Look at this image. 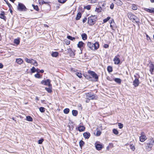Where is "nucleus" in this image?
<instances>
[{"mask_svg": "<svg viewBox=\"0 0 154 154\" xmlns=\"http://www.w3.org/2000/svg\"><path fill=\"white\" fill-rule=\"evenodd\" d=\"M82 14L81 13L79 12L77 14L76 17V20H79L80 18L81 17Z\"/></svg>", "mask_w": 154, "mask_h": 154, "instance_id": "nucleus-20", "label": "nucleus"}, {"mask_svg": "<svg viewBox=\"0 0 154 154\" xmlns=\"http://www.w3.org/2000/svg\"><path fill=\"white\" fill-rule=\"evenodd\" d=\"M58 55V53L57 52H53L51 54V55L53 57H57Z\"/></svg>", "mask_w": 154, "mask_h": 154, "instance_id": "nucleus-24", "label": "nucleus"}, {"mask_svg": "<svg viewBox=\"0 0 154 154\" xmlns=\"http://www.w3.org/2000/svg\"><path fill=\"white\" fill-rule=\"evenodd\" d=\"M3 67V64L1 63H0V68H2Z\"/></svg>", "mask_w": 154, "mask_h": 154, "instance_id": "nucleus-55", "label": "nucleus"}, {"mask_svg": "<svg viewBox=\"0 0 154 154\" xmlns=\"http://www.w3.org/2000/svg\"><path fill=\"white\" fill-rule=\"evenodd\" d=\"M134 22H135L136 23H138L140 22L139 19L135 16V18H134Z\"/></svg>", "mask_w": 154, "mask_h": 154, "instance_id": "nucleus-26", "label": "nucleus"}, {"mask_svg": "<svg viewBox=\"0 0 154 154\" xmlns=\"http://www.w3.org/2000/svg\"><path fill=\"white\" fill-rule=\"evenodd\" d=\"M17 9L19 11H26V8L21 3H19Z\"/></svg>", "mask_w": 154, "mask_h": 154, "instance_id": "nucleus-5", "label": "nucleus"}, {"mask_svg": "<svg viewBox=\"0 0 154 154\" xmlns=\"http://www.w3.org/2000/svg\"><path fill=\"white\" fill-rule=\"evenodd\" d=\"M45 89L48 93H51L52 92V86H49V88H45Z\"/></svg>", "mask_w": 154, "mask_h": 154, "instance_id": "nucleus-21", "label": "nucleus"}, {"mask_svg": "<svg viewBox=\"0 0 154 154\" xmlns=\"http://www.w3.org/2000/svg\"><path fill=\"white\" fill-rule=\"evenodd\" d=\"M14 42L15 44L18 45L19 44L20 41L18 39H15L14 40Z\"/></svg>", "mask_w": 154, "mask_h": 154, "instance_id": "nucleus-35", "label": "nucleus"}, {"mask_svg": "<svg viewBox=\"0 0 154 154\" xmlns=\"http://www.w3.org/2000/svg\"><path fill=\"white\" fill-rule=\"evenodd\" d=\"M16 62L19 64H22L23 62V60L21 58H17L16 59Z\"/></svg>", "mask_w": 154, "mask_h": 154, "instance_id": "nucleus-14", "label": "nucleus"}, {"mask_svg": "<svg viewBox=\"0 0 154 154\" xmlns=\"http://www.w3.org/2000/svg\"><path fill=\"white\" fill-rule=\"evenodd\" d=\"M112 131L114 134H115L116 135H117L119 133L118 131L116 129H113L112 130Z\"/></svg>", "mask_w": 154, "mask_h": 154, "instance_id": "nucleus-34", "label": "nucleus"}, {"mask_svg": "<svg viewBox=\"0 0 154 154\" xmlns=\"http://www.w3.org/2000/svg\"><path fill=\"white\" fill-rule=\"evenodd\" d=\"M88 73L91 74L93 78H95L97 80L98 79V76L94 72L91 70H89Z\"/></svg>", "mask_w": 154, "mask_h": 154, "instance_id": "nucleus-7", "label": "nucleus"}, {"mask_svg": "<svg viewBox=\"0 0 154 154\" xmlns=\"http://www.w3.org/2000/svg\"><path fill=\"white\" fill-rule=\"evenodd\" d=\"M84 142L81 140L80 141L79 143L80 146L81 147L84 144Z\"/></svg>", "mask_w": 154, "mask_h": 154, "instance_id": "nucleus-39", "label": "nucleus"}, {"mask_svg": "<svg viewBox=\"0 0 154 154\" xmlns=\"http://www.w3.org/2000/svg\"><path fill=\"white\" fill-rule=\"evenodd\" d=\"M67 0H58V2L61 3H65Z\"/></svg>", "mask_w": 154, "mask_h": 154, "instance_id": "nucleus-48", "label": "nucleus"}, {"mask_svg": "<svg viewBox=\"0 0 154 154\" xmlns=\"http://www.w3.org/2000/svg\"><path fill=\"white\" fill-rule=\"evenodd\" d=\"M26 120L29 121L31 122L32 121V118L29 116H28L26 117Z\"/></svg>", "mask_w": 154, "mask_h": 154, "instance_id": "nucleus-29", "label": "nucleus"}, {"mask_svg": "<svg viewBox=\"0 0 154 154\" xmlns=\"http://www.w3.org/2000/svg\"><path fill=\"white\" fill-rule=\"evenodd\" d=\"M114 80L116 82L119 84H120L121 82V79L119 78H115Z\"/></svg>", "mask_w": 154, "mask_h": 154, "instance_id": "nucleus-27", "label": "nucleus"}, {"mask_svg": "<svg viewBox=\"0 0 154 154\" xmlns=\"http://www.w3.org/2000/svg\"><path fill=\"white\" fill-rule=\"evenodd\" d=\"M150 1L151 2H152V3L154 2V0H150Z\"/></svg>", "mask_w": 154, "mask_h": 154, "instance_id": "nucleus-62", "label": "nucleus"}, {"mask_svg": "<svg viewBox=\"0 0 154 154\" xmlns=\"http://www.w3.org/2000/svg\"><path fill=\"white\" fill-rule=\"evenodd\" d=\"M104 47L105 48H107L109 47V45L107 44H105L104 45Z\"/></svg>", "mask_w": 154, "mask_h": 154, "instance_id": "nucleus-53", "label": "nucleus"}, {"mask_svg": "<svg viewBox=\"0 0 154 154\" xmlns=\"http://www.w3.org/2000/svg\"><path fill=\"white\" fill-rule=\"evenodd\" d=\"M42 4H43V3H45V2H44V1H43L42 2Z\"/></svg>", "mask_w": 154, "mask_h": 154, "instance_id": "nucleus-64", "label": "nucleus"}, {"mask_svg": "<svg viewBox=\"0 0 154 154\" xmlns=\"http://www.w3.org/2000/svg\"><path fill=\"white\" fill-rule=\"evenodd\" d=\"M87 20V18H85L82 21L83 23L85 22Z\"/></svg>", "mask_w": 154, "mask_h": 154, "instance_id": "nucleus-52", "label": "nucleus"}, {"mask_svg": "<svg viewBox=\"0 0 154 154\" xmlns=\"http://www.w3.org/2000/svg\"><path fill=\"white\" fill-rule=\"evenodd\" d=\"M146 11L150 13H153L154 12V8H152L151 9L146 8Z\"/></svg>", "mask_w": 154, "mask_h": 154, "instance_id": "nucleus-23", "label": "nucleus"}, {"mask_svg": "<svg viewBox=\"0 0 154 154\" xmlns=\"http://www.w3.org/2000/svg\"><path fill=\"white\" fill-rule=\"evenodd\" d=\"M146 137L144 135V133L143 132H142L141 136L140 137V141L142 142H143L146 140Z\"/></svg>", "mask_w": 154, "mask_h": 154, "instance_id": "nucleus-8", "label": "nucleus"}, {"mask_svg": "<svg viewBox=\"0 0 154 154\" xmlns=\"http://www.w3.org/2000/svg\"><path fill=\"white\" fill-rule=\"evenodd\" d=\"M39 69H35V71L36 72H37L38 73L39 72Z\"/></svg>", "mask_w": 154, "mask_h": 154, "instance_id": "nucleus-56", "label": "nucleus"}, {"mask_svg": "<svg viewBox=\"0 0 154 154\" xmlns=\"http://www.w3.org/2000/svg\"><path fill=\"white\" fill-rule=\"evenodd\" d=\"M0 17L2 19H5L6 17L4 16V12H2V13L0 14Z\"/></svg>", "mask_w": 154, "mask_h": 154, "instance_id": "nucleus-30", "label": "nucleus"}, {"mask_svg": "<svg viewBox=\"0 0 154 154\" xmlns=\"http://www.w3.org/2000/svg\"><path fill=\"white\" fill-rule=\"evenodd\" d=\"M146 38H147V40H150V38L149 36L148 35H147V34L146 35Z\"/></svg>", "mask_w": 154, "mask_h": 154, "instance_id": "nucleus-54", "label": "nucleus"}, {"mask_svg": "<svg viewBox=\"0 0 154 154\" xmlns=\"http://www.w3.org/2000/svg\"><path fill=\"white\" fill-rule=\"evenodd\" d=\"M85 8L87 10H89L90 9L91 7L90 5H87L85 7Z\"/></svg>", "mask_w": 154, "mask_h": 154, "instance_id": "nucleus-50", "label": "nucleus"}, {"mask_svg": "<svg viewBox=\"0 0 154 154\" xmlns=\"http://www.w3.org/2000/svg\"><path fill=\"white\" fill-rule=\"evenodd\" d=\"M86 95L87 98L89 99L93 100L95 97V95L91 92L86 94Z\"/></svg>", "mask_w": 154, "mask_h": 154, "instance_id": "nucleus-6", "label": "nucleus"}, {"mask_svg": "<svg viewBox=\"0 0 154 154\" xmlns=\"http://www.w3.org/2000/svg\"><path fill=\"white\" fill-rule=\"evenodd\" d=\"M69 111V109L68 108H66L63 110V112L66 114H68Z\"/></svg>", "mask_w": 154, "mask_h": 154, "instance_id": "nucleus-28", "label": "nucleus"}, {"mask_svg": "<svg viewBox=\"0 0 154 154\" xmlns=\"http://www.w3.org/2000/svg\"><path fill=\"white\" fill-rule=\"evenodd\" d=\"M119 56L117 55V56L115 57L113 59V61L114 62V63L116 64H119L120 62V60L119 59Z\"/></svg>", "mask_w": 154, "mask_h": 154, "instance_id": "nucleus-9", "label": "nucleus"}, {"mask_svg": "<svg viewBox=\"0 0 154 154\" xmlns=\"http://www.w3.org/2000/svg\"><path fill=\"white\" fill-rule=\"evenodd\" d=\"M85 127L84 126H80L78 127V130L79 131L81 132L85 130Z\"/></svg>", "mask_w": 154, "mask_h": 154, "instance_id": "nucleus-18", "label": "nucleus"}, {"mask_svg": "<svg viewBox=\"0 0 154 154\" xmlns=\"http://www.w3.org/2000/svg\"><path fill=\"white\" fill-rule=\"evenodd\" d=\"M82 39L83 40H85L87 38V35L85 33H83L82 35Z\"/></svg>", "mask_w": 154, "mask_h": 154, "instance_id": "nucleus-25", "label": "nucleus"}, {"mask_svg": "<svg viewBox=\"0 0 154 154\" xmlns=\"http://www.w3.org/2000/svg\"><path fill=\"white\" fill-rule=\"evenodd\" d=\"M133 85L135 87H137L138 86L139 84V82L138 79L136 78L135 80L133 82Z\"/></svg>", "mask_w": 154, "mask_h": 154, "instance_id": "nucleus-11", "label": "nucleus"}, {"mask_svg": "<svg viewBox=\"0 0 154 154\" xmlns=\"http://www.w3.org/2000/svg\"><path fill=\"white\" fill-rule=\"evenodd\" d=\"M39 72H41L42 73H43L44 72V70L42 69L39 71Z\"/></svg>", "mask_w": 154, "mask_h": 154, "instance_id": "nucleus-57", "label": "nucleus"}, {"mask_svg": "<svg viewBox=\"0 0 154 154\" xmlns=\"http://www.w3.org/2000/svg\"><path fill=\"white\" fill-rule=\"evenodd\" d=\"M43 141L44 140L43 139H41L39 140L38 141V143L39 144H42Z\"/></svg>", "mask_w": 154, "mask_h": 154, "instance_id": "nucleus-47", "label": "nucleus"}, {"mask_svg": "<svg viewBox=\"0 0 154 154\" xmlns=\"http://www.w3.org/2000/svg\"><path fill=\"white\" fill-rule=\"evenodd\" d=\"M110 27H111V28L112 29V30H114V29L113 28V27L111 25H110Z\"/></svg>", "mask_w": 154, "mask_h": 154, "instance_id": "nucleus-59", "label": "nucleus"}, {"mask_svg": "<svg viewBox=\"0 0 154 154\" xmlns=\"http://www.w3.org/2000/svg\"><path fill=\"white\" fill-rule=\"evenodd\" d=\"M88 99L86 100V102L87 103H88L90 101V100L89 99L87 98Z\"/></svg>", "mask_w": 154, "mask_h": 154, "instance_id": "nucleus-58", "label": "nucleus"}, {"mask_svg": "<svg viewBox=\"0 0 154 154\" xmlns=\"http://www.w3.org/2000/svg\"><path fill=\"white\" fill-rule=\"evenodd\" d=\"M10 0L12 2H14L15 0Z\"/></svg>", "mask_w": 154, "mask_h": 154, "instance_id": "nucleus-63", "label": "nucleus"}, {"mask_svg": "<svg viewBox=\"0 0 154 154\" xmlns=\"http://www.w3.org/2000/svg\"><path fill=\"white\" fill-rule=\"evenodd\" d=\"M32 6L33 7L34 9L36 10L37 11H38V6L37 5H34L33 4L32 5Z\"/></svg>", "mask_w": 154, "mask_h": 154, "instance_id": "nucleus-40", "label": "nucleus"}, {"mask_svg": "<svg viewBox=\"0 0 154 154\" xmlns=\"http://www.w3.org/2000/svg\"><path fill=\"white\" fill-rule=\"evenodd\" d=\"M35 68L34 67H33L31 69L32 72V73L35 72Z\"/></svg>", "mask_w": 154, "mask_h": 154, "instance_id": "nucleus-45", "label": "nucleus"}, {"mask_svg": "<svg viewBox=\"0 0 154 154\" xmlns=\"http://www.w3.org/2000/svg\"><path fill=\"white\" fill-rule=\"evenodd\" d=\"M84 137L85 138L88 139L90 136V134L89 132H85L83 134Z\"/></svg>", "mask_w": 154, "mask_h": 154, "instance_id": "nucleus-13", "label": "nucleus"}, {"mask_svg": "<svg viewBox=\"0 0 154 154\" xmlns=\"http://www.w3.org/2000/svg\"><path fill=\"white\" fill-rule=\"evenodd\" d=\"M101 132L100 131H97L96 134V135L97 136H99L101 134Z\"/></svg>", "mask_w": 154, "mask_h": 154, "instance_id": "nucleus-42", "label": "nucleus"}, {"mask_svg": "<svg viewBox=\"0 0 154 154\" xmlns=\"http://www.w3.org/2000/svg\"><path fill=\"white\" fill-rule=\"evenodd\" d=\"M96 149L98 150H100L102 149V146L100 144H97L95 145Z\"/></svg>", "mask_w": 154, "mask_h": 154, "instance_id": "nucleus-15", "label": "nucleus"}, {"mask_svg": "<svg viewBox=\"0 0 154 154\" xmlns=\"http://www.w3.org/2000/svg\"><path fill=\"white\" fill-rule=\"evenodd\" d=\"M87 45L91 50H96L99 48V44L97 42H95L93 44L88 42L87 43Z\"/></svg>", "mask_w": 154, "mask_h": 154, "instance_id": "nucleus-2", "label": "nucleus"}, {"mask_svg": "<svg viewBox=\"0 0 154 154\" xmlns=\"http://www.w3.org/2000/svg\"><path fill=\"white\" fill-rule=\"evenodd\" d=\"M128 18L132 22H134V18H135V16L133 15L131 13H128Z\"/></svg>", "mask_w": 154, "mask_h": 154, "instance_id": "nucleus-10", "label": "nucleus"}, {"mask_svg": "<svg viewBox=\"0 0 154 154\" xmlns=\"http://www.w3.org/2000/svg\"><path fill=\"white\" fill-rule=\"evenodd\" d=\"M85 44L82 42H79L78 44V47L79 48H81L83 47Z\"/></svg>", "mask_w": 154, "mask_h": 154, "instance_id": "nucleus-16", "label": "nucleus"}, {"mask_svg": "<svg viewBox=\"0 0 154 154\" xmlns=\"http://www.w3.org/2000/svg\"><path fill=\"white\" fill-rule=\"evenodd\" d=\"M118 126H119V128L121 129L123 127V124H122L120 123H118Z\"/></svg>", "mask_w": 154, "mask_h": 154, "instance_id": "nucleus-43", "label": "nucleus"}, {"mask_svg": "<svg viewBox=\"0 0 154 154\" xmlns=\"http://www.w3.org/2000/svg\"><path fill=\"white\" fill-rule=\"evenodd\" d=\"M137 6L135 5H133L132 6V8L133 10H136L137 9Z\"/></svg>", "mask_w": 154, "mask_h": 154, "instance_id": "nucleus-38", "label": "nucleus"}, {"mask_svg": "<svg viewBox=\"0 0 154 154\" xmlns=\"http://www.w3.org/2000/svg\"><path fill=\"white\" fill-rule=\"evenodd\" d=\"M76 75L79 78H81L82 77V75L81 73L77 72Z\"/></svg>", "mask_w": 154, "mask_h": 154, "instance_id": "nucleus-44", "label": "nucleus"}, {"mask_svg": "<svg viewBox=\"0 0 154 154\" xmlns=\"http://www.w3.org/2000/svg\"><path fill=\"white\" fill-rule=\"evenodd\" d=\"M149 66L150 68L149 70L151 74H152V72L154 71V65L152 63H150Z\"/></svg>", "mask_w": 154, "mask_h": 154, "instance_id": "nucleus-12", "label": "nucleus"}, {"mask_svg": "<svg viewBox=\"0 0 154 154\" xmlns=\"http://www.w3.org/2000/svg\"><path fill=\"white\" fill-rule=\"evenodd\" d=\"M154 145V138H152L149 139L146 146V149L148 151H150Z\"/></svg>", "mask_w": 154, "mask_h": 154, "instance_id": "nucleus-1", "label": "nucleus"}, {"mask_svg": "<svg viewBox=\"0 0 154 154\" xmlns=\"http://www.w3.org/2000/svg\"><path fill=\"white\" fill-rule=\"evenodd\" d=\"M104 8H102L101 7H100L99 8H96L95 11L97 12L98 13H99L101 12L102 10H104Z\"/></svg>", "mask_w": 154, "mask_h": 154, "instance_id": "nucleus-17", "label": "nucleus"}, {"mask_svg": "<svg viewBox=\"0 0 154 154\" xmlns=\"http://www.w3.org/2000/svg\"><path fill=\"white\" fill-rule=\"evenodd\" d=\"M35 78H40L39 74H38V73H37L36 74H35Z\"/></svg>", "mask_w": 154, "mask_h": 154, "instance_id": "nucleus-46", "label": "nucleus"}, {"mask_svg": "<svg viewBox=\"0 0 154 154\" xmlns=\"http://www.w3.org/2000/svg\"><path fill=\"white\" fill-rule=\"evenodd\" d=\"M90 1L91 3H94L96 2V0H90Z\"/></svg>", "mask_w": 154, "mask_h": 154, "instance_id": "nucleus-51", "label": "nucleus"}, {"mask_svg": "<svg viewBox=\"0 0 154 154\" xmlns=\"http://www.w3.org/2000/svg\"><path fill=\"white\" fill-rule=\"evenodd\" d=\"M50 82L51 80L50 79H48L45 80H42L41 82V83L45 85L51 86V85L50 84Z\"/></svg>", "mask_w": 154, "mask_h": 154, "instance_id": "nucleus-4", "label": "nucleus"}, {"mask_svg": "<svg viewBox=\"0 0 154 154\" xmlns=\"http://www.w3.org/2000/svg\"><path fill=\"white\" fill-rule=\"evenodd\" d=\"M67 38L72 41H73L75 39L74 37H72L70 35H68L67 36Z\"/></svg>", "mask_w": 154, "mask_h": 154, "instance_id": "nucleus-33", "label": "nucleus"}, {"mask_svg": "<svg viewBox=\"0 0 154 154\" xmlns=\"http://www.w3.org/2000/svg\"><path fill=\"white\" fill-rule=\"evenodd\" d=\"M97 17L96 16H92L88 18V23L89 25L92 26L94 25L95 22Z\"/></svg>", "mask_w": 154, "mask_h": 154, "instance_id": "nucleus-3", "label": "nucleus"}, {"mask_svg": "<svg viewBox=\"0 0 154 154\" xmlns=\"http://www.w3.org/2000/svg\"><path fill=\"white\" fill-rule=\"evenodd\" d=\"M110 19V17H108L104 19L103 20V22L104 23H106Z\"/></svg>", "mask_w": 154, "mask_h": 154, "instance_id": "nucleus-36", "label": "nucleus"}, {"mask_svg": "<svg viewBox=\"0 0 154 154\" xmlns=\"http://www.w3.org/2000/svg\"><path fill=\"white\" fill-rule=\"evenodd\" d=\"M35 100H38L39 99L37 97H36L35 98Z\"/></svg>", "mask_w": 154, "mask_h": 154, "instance_id": "nucleus-60", "label": "nucleus"}, {"mask_svg": "<svg viewBox=\"0 0 154 154\" xmlns=\"http://www.w3.org/2000/svg\"><path fill=\"white\" fill-rule=\"evenodd\" d=\"M31 63H32L35 66H37L38 65L37 62L35 60L32 59H31Z\"/></svg>", "mask_w": 154, "mask_h": 154, "instance_id": "nucleus-19", "label": "nucleus"}, {"mask_svg": "<svg viewBox=\"0 0 154 154\" xmlns=\"http://www.w3.org/2000/svg\"><path fill=\"white\" fill-rule=\"evenodd\" d=\"M130 148L133 151H134L135 149V146L133 144L130 145Z\"/></svg>", "mask_w": 154, "mask_h": 154, "instance_id": "nucleus-32", "label": "nucleus"}, {"mask_svg": "<svg viewBox=\"0 0 154 154\" xmlns=\"http://www.w3.org/2000/svg\"><path fill=\"white\" fill-rule=\"evenodd\" d=\"M105 5L104 3H103L102 5H100V6L102 5L103 7Z\"/></svg>", "mask_w": 154, "mask_h": 154, "instance_id": "nucleus-61", "label": "nucleus"}, {"mask_svg": "<svg viewBox=\"0 0 154 154\" xmlns=\"http://www.w3.org/2000/svg\"><path fill=\"white\" fill-rule=\"evenodd\" d=\"M39 110L41 112H44L45 111V108L43 107H40L39 108Z\"/></svg>", "mask_w": 154, "mask_h": 154, "instance_id": "nucleus-41", "label": "nucleus"}, {"mask_svg": "<svg viewBox=\"0 0 154 154\" xmlns=\"http://www.w3.org/2000/svg\"><path fill=\"white\" fill-rule=\"evenodd\" d=\"M72 113L73 116H76L78 114V111L76 110H73L72 111Z\"/></svg>", "mask_w": 154, "mask_h": 154, "instance_id": "nucleus-22", "label": "nucleus"}, {"mask_svg": "<svg viewBox=\"0 0 154 154\" xmlns=\"http://www.w3.org/2000/svg\"><path fill=\"white\" fill-rule=\"evenodd\" d=\"M114 7V5L113 3H112L110 5V8L111 9H113Z\"/></svg>", "mask_w": 154, "mask_h": 154, "instance_id": "nucleus-49", "label": "nucleus"}, {"mask_svg": "<svg viewBox=\"0 0 154 154\" xmlns=\"http://www.w3.org/2000/svg\"><path fill=\"white\" fill-rule=\"evenodd\" d=\"M107 69L108 72H112V68L110 66H108Z\"/></svg>", "mask_w": 154, "mask_h": 154, "instance_id": "nucleus-31", "label": "nucleus"}, {"mask_svg": "<svg viewBox=\"0 0 154 154\" xmlns=\"http://www.w3.org/2000/svg\"><path fill=\"white\" fill-rule=\"evenodd\" d=\"M25 60L28 63H31V59H30L27 58H26L25 59Z\"/></svg>", "mask_w": 154, "mask_h": 154, "instance_id": "nucleus-37", "label": "nucleus"}]
</instances>
